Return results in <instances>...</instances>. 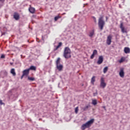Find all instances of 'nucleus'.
Instances as JSON below:
<instances>
[{"label": "nucleus", "mask_w": 130, "mask_h": 130, "mask_svg": "<svg viewBox=\"0 0 130 130\" xmlns=\"http://www.w3.org/2000/svg\"><path fill=\"white\" fill-rule=\"evenodd\" d=\"M104 17L103 16H101L99 18L98 21V26L99 29L102 31L103 30V28H104V26H105V21L103 19Z\"/></svg>", "instance_id": "obj_1"}, {"label": "nucleus", "mask_w": 130, "mask_h": 130, "mask_svg": "<svg viewBox=\"0 0 130 130\" xmlns=\"http://www.w3.org/2000/svg\"><path fill=\"white\" fill-rule=\"evenodd\" d=\"M71 49H70V47H66L64 48V52H63V57L66 58L67 59H68V58H71L72 57V55H71Z\"/></svg>", "instance_id": "obj_2"}, {"label": "nucleus", "mask_w": 130, "mask_h": 130, "mask_svg": "<svg viewBox=\"0 0 130 130\" xmlns=\"http://www.w3.org/2000/svg\"><path fill=\"white\" fill-rule=\"evenodd\" d=\"M94 121H95V119H91L86 123L83 124L81 126V129L85 130L86 128L90 127V126H91V125L94 123Z\"/></svg>", "instance_id": "obj_3"}, {"label": "nucleus", "mask_w": 130, "mask_h": 130, "mask_svg": "<svg viewBox=\"0 0 130 130\" xmlns=\"http://www.w3.org/2000/svg\"><path fill=\"white\" fill-rule=\"evenodd\" d=\"M100 87L101 88H102V89H104V88L106 87V83H105V79L103 77H101V78Z\"/></svg>", "instance_id": "obj_4"}, {"label": "nucleus", "mask_w": 130, "mask_h": 130, "mask_svg": "<svg viewBox=\"0 0 130 130\" xmlns=\"http://www.w3.org/2000/svg\"><path fill=\"white\" fill-rule=\"evenodd\" d=\"M8 76V72H7L6 70H2L0 72V77L1 78H6V77Z\"/></svg>", "instance_id": "obj_5"}, {"label": "nucleus", "mask_w": 130, "mask_h": 130, "mask_svg": "<svg viewBox=\"0 0 130 130\" xmlns=\"http://www.w3.org/2000/svg\"><path fill=\"white\" fill-rule=\"evenodd\" d=\"M120 28L121 30L122 33H126V34H127V30H126V28H125L124 27H123V23H120Z\"/></svg>", "instance_id": "obj_6"}, {"label": "nucleus", "mask_w": 130, "mask_h": 130, "mask_svg": "<svg viewBox=\"0 0 130 130\" xmlns=\"http://www.w3.org/2000/svg\"><path fill=\"white\" fill-rule=\"evenodd\" d=\"M111 39H112V36L110 35L108 36L107 39V44L108 45H110L111 44Z\"/></svg>", "instance_id": "obj_7"}, {"label": "nucleus", "mask_w": 130, "mask_h": 130, "mask_svg": "<svg viewBox=\"0 0 130 130\" xmlns=\"http://www.w3.org/2000/svg\"><path fill=\"white\" fill-rule=\"evenodd\" d=\"M13 18L15 19V20L18 21L20 19V14L17 12H15L13 15Z\"/></svg>", "instance_id": "obj_8"}, {"label": "nucleus", "mask_w": 130, "mask_h": 130, "mask_svg": "<svg viewBox=\"0 0 130 130\" xmlns=\"http://www.w3.org/2000/svg\"><path fill=\"white\" fill-rule=\"evenodd\" d=\"M123 68H121L120 69L119 76L121 78H123L124 77V71Z\"/></svg>", "instance_id": "obj_9"}, {"label": "nucleus", "mask_w": 130, "mask_h": 130, "mask_svg": "<svg viewBox=\"0 0 130 130\" xmlns=\"http://www.w3.org/2000/svg\"><path fill=\"white\" fill-rule=\"evenodd\" d=\"M103 62V56H100L97 61L98 64H101Z\"/></svg>", "instance_id": "obj_10"}, {"label": "nucleus", "mask_w": 130, "mask_h": 130, "mask_svg": "<svg viewBox=\"0 0 130 130\" xmlns=\"http://www.w3.org/2000/svg\"><path fill=\"white\" fill-rule=\"evenodd\" d=\"M30 72V69H26L24 70L22 72L23 76H28L29 75V73Z\"/></svg>", "instance_id": "obj_11"}, {"label": "nucleus", "mask_w": 130, "mask_h": 130, "mask_svg": "<svg viewBox=\"0 0 130 130\" xmlns=\"http://www.w3.org/2000/svg\"><path fill=\"white\" fill-rule=\"evenodd\" d=\"M56 69L59 71V72H61L62 71V69H63V66L62 64L56 65Z\"/></svg>", "instance_id": "obj_12"}, {"label": "nucleus", "mask_w": 130, "mask_h": 130, "mask_svg": "<svg viewBox=\"0 0 130 130\" xmlns=\"http://www.w3.org/2000/svg\"><path fill=\"white\" fill-rule=\"evenodd\" d=\"M124 51L126 54L130 53V49L128 47H125L124 49Z\"/></svg>", "instance_id": "obj_13"}, {"label": "nucleus", "mask_w": 130, "mask_h": 130, "mask_svg": "<svg viewBox=\"0 0 130 130\" xmlns=\"http://www.w3.org/2000/svg\"><path fill=\"white\" fill-rule=\"evenodd\" d=\"M29 11L30 13H31V14H34L35 13V9L34 8H32V7L29 8Z\"/></svg>", "instance_id": "obj_14"}, {"label": "nucleus", "mask_w": 130, "mask_h": 130, "mask_svg": "<svg viewBox=\"0 0 130 130\" xmlns=\"http://www.w3.org/2000/svg\"><path fill=\"white\" fill-rule=\"evenodd\" d=\"M59 64H60V58L58 57L56 61V66H59Z\"/></svg>", "instance_id": "obj_15"}, {"label": "nucleus", "mask_w": 130, "mask_h": 130, "mask_svg": "<svg viewBox=\"0 0 130 130\" xmlns=\"http://www.w3.org/2000/svg\"><path fill=\"white\" fill-rule=\"evenodd\" d=\"M94 34H95V31H94V30H92L91 31L89 32V35H88V36L89 37H93V36L94 35Z\"/></svg>", "instance_id": "obj_16"}, {"label": "nucleus", "mask_w": 130, "mask_h": 130, "mask_svg": "<svg viewBox=\"0 0 130 130\" xmlns=\"http://www.w3.org/2000/svg\"><path fill=\"white\" fill-rule=\"evenodd\" d=\"M96 78L95 76H93L91 79V83L92 85H94V83H95V79Z\"/></svg>", "instance_id": "obj_17"}, {"label": "nucleus", "mask_w": 130, "mask_h": 130, "mask_svg": "<svg viewBox=\"0 0 130 130\" xmlns=\"http://www.w3.org/2000/svg\"><path fill=\"white\" fill-rule=\"evenodd\" d=\"M28 70H31V71H36V67L35 66H30V67L28 69Z\"/></svg>", "instance_id": "obj_18"}, {"label": "nucleus", "mask_w": 130, "mask_h": 130, "mask_svg": "<svg viewBox=\"0 0 130 130\" xmlns=\"http://www.w3.org/2000/svg\"><path fill=\"white\" fill-rule=\"evenodd\" d=\"M11 74H12L13 76H16V72H15V69H11Z\"/></svg>", "instance_id": "obj_19"}, {"label": "nucleus", "mask_w": 130, "mask_h": 130, "mask_svg": "<svg viewBox=\"0 0 130 130\" xmlns=\"http://www.w3.org/2000/svg\"><path fill=\"white\" fill-rule=\"evenodd\" d=\"M108 71V67H105L103 70L104 74H106Z\"/></svg>", "instance_id": "obj_20"}, {"label": "nucleus", "mask_w": 130, "mask_h": 130, "mask_svg": "<svg viewBox=\"0 0 130 130\" xmlns=\"http://www.w3.org/2000/svg\"><path fill=\"white\" fill-rule=\"evenodd\" d=\"M92 104H93V105H97V100H93L92 101Z\"/></svg>", "instance_id": "obj_21"}, {"label": "nucleus", "mask_w": 130, "mask_h": 130, "mask_svg": "<svg viewBox=\"0 0 130 130\" xmlns=\"http://www.w3.org/2000/svg\"><path fill=\"white\" fill-rule=\"evenodd\" d=\"M27 79L29 81H35V78L34 77H28Z\"/></svg>", "instance_id": "obj_22"}, {"label": "nucleus", "mask_w": 130, "mask_h": 130, "mask_svg": "<svg viewBox=\"0 0 130 130\" xmlns=\"http://www.w3.org/2000/svg\"><path fill=\"white\" fill-rule=\"evenodd\" d=\"M60 18H61V16H57L54 17V20H55V21H57L58 20V19H60Z\"/></svg>", "instance_id": "obj_23"}, {"label": "nucleus", "mask_w": 130, "mask_h": 130, "mask_svg": "<svg viewBox=\"0 0 130 130\" xmlns=\"http://www.w3.org/2000/svg\"><path fill=\"white\" fill-rule=\"evenodd\" d=\"M97 53H98L97 50H94L93 51L92 54H93L94 55H96Z\"/></svg>", "instance_id": "obj_24"}, {"label": "nucleus", "mask_w": 130, "mask_h": 130, "mask_svg": "<svg viewBox=\"0 0 130 130\" xmlns=\"http://www.w3.org/2000/svg\"><path fill=\"white\" fill-rule=\"evenodd\" d=\"M94 23H97V20L96 19V17L95 16H92V17Z\"/></svg>", "instance_id": "obj_25"}, {"label": "nucleus", "mask_w": 130, "mask_h": 130, "mask_svg": "<svg viewBox=\"0 0 130 130\" xmlns=\"http://www.w3.org/2000/svg\"><path fill=\"white\" fill-rule=\"evenodd\" d=\"M6 0H0V4L4 5Z\"/></svg>", "instance_id": "obj_26"}, {"label": "nucleus", "mask_w": 130, "mask_h": 130, "mask_svg": "<svg viewBox=\"0 0 130 130\" xmlns=\"http://www.w3.org/2000/svg\"><path fill=\"white\" fill-rule=\"evenodd\" d=\"M55 48L54 49V51H56V50H57V49H58V48H59V47L58 46H55Z\"/></svg>", "instance_id": "obj_27"}, {"label": "nucleus", "mask_w": 130, "mask_h": 130, "mask_svg": "<svg viewBox=\"0 0 130 130\" xmlns=\"http://www.w3.org/2000/svg\"><path fill=\"white\" fill-rule=\"evenodd\" d=\"M88 108H89V106H86L84 108L83 110H84V111H85L87 110V109H88Z\"/></svg>", "instance_id": "obj_28"}, {"label": "nucleus", "mask_w": 130, "mask_h": 130, "mask_svg": "<svg viewBox=\"0 0 130 130\" xmlns=\"http://www.w3.org/2000/svg\"><path fill=\"white\" fill-rule=\"evenodd\" d=\"M78 111H79V108L78 107H77L75 108V113H78Z\"/></svg>", "instance_id": "obj_29"}, {"label": "nucleus", "mask_w": 130, "mask_h": 130, "mask_svg": "<svg viewBox=\"0 0 130 130\" xmlns=\"http://www.w3.org/2000/svg\"><path fill=\"white\" fill-rule=\"evenodd\" d=\"M47 36V35H44V36H42V40H43V41H44V39H45V37Z\"/></svg>", "instance_id": "obj_30"}, {"label": "nucleus", "mask_w": 130, "mask_h": 130, "mask_svg": "<svg viewBox=\"0 0 130 130\" xmlns=\"http://www.w3.org/2000/svg\"><path fill=\"white\" fill-rule=\"evenodd\" d=\"M0 105H5V103H3V101L2 100H0Z\"/></svg>", "instance_id": "obj_31"}, {"label": "nucleus", "mask_w": 130, "mask_h": 130, "mask_svg": "<svg viewBox=\"0 0 130 130\" xmlns=\"http://www.w3.org/2000/svg\"><path fill=\"white\" fill-rule=\"evenodd\" d=\"M95 56V55H94L93 54H92L91 56H90V59H93V58H94V57Z\"/></svg>", "instance_id": "obj_32"}, {"label": "nucleus", "mask_w": 130, "mask_h": 130, "mask_svg": "<svg viewBox=\"0 0 130 130\" xmlns=\"http://www.w3.org/2000/svg\"><path fill=\"white\" fill-rule=\"evenodd\" d=\"M123 61H124V59H123V58H121L120 59V60H119V62L121 63V62H123Z\"/></svg>", "instance_id": "obj_33"}, {"label": "nucleus", "mask_w": 130, "mask_h": 130, "mask_svg": "<svg viewBox=\"0 0 130 130\" xmlns=\"http://www.w3.org/2000/svg\"><path fill=\"white\" fill-rule=\"evenodd\" d=\"M61 45H62V43L59 42V43H58V46L59 47H60V46H61Z\"/></svg>", "instance_id": "obj_34"}, {"label": "nucleus", "mask_w": 130, "mask_h": 130, "mask_svg": "<svg viewBox=\"0 0 130 130\" xmlns=\"http://www.w3.org/2000/svg\"><path fill=\"white\" fill-rule=\"evenodd\" d=\"M6 57V56H5L4 54H2L1 56V58H5Z\"/></svg>", "instance_id": "obj_35"}, {"label": "nucleus", "mask_w": 130, "mask_h": 130, "mask_svg": "<svg viewBox=\"0 0 130 130\" xmlns=\"http://www.w3.org/2000/svg\"><path fill=\"white\" fill-rule=\"evenodd\" d=\"M98 92H97V91H96L95 92L93 93V96H95L96 95H98Z\"/></svg>", "instance_id": "obj_36"}, {"label": "nucleus", "mask_w": 130, "mask_h": 130, "mask_svg": "<svg viewBox=\"0 0 130 130\" xmlns=\"http://www.w3.org/2000/svg\"><path fill=\"white\" fill-rule=\"evenodd\" d=\"M4 6V4H2L0 3V9H2V8Z\"/></svg>", "instance_id": "obj_37"}, {"label": "nucleus", "mask_w": 130, "mask_h": 130, "mask_svg": "<svg viewBox=\"0 0 130 130\" xmlns=\"http://www.w3.org/2000/svg\"><path fill=\"white\" fill-rule=\"evenodd\" d=\"M102 108H104L105 111H106L107 110H106V107L105 106H103Z\"/></svg>", "instance_id": "obj_38"}, {"label": "nucleus", "mask_w": 130, "mask_h": 130, "mask_svg": "<svg viewBox=\"0 0 130 130\" xmlns=\"http://www.w3.org/2000/svg\"><path fill=\"white\" fill-rule=\"evenodd\" d=\"M24 76H23V74H22V75L21 77V80L23 79V78H24Z\"/></svg>", "instance_id": "obj_39"}, {"label": "nucleus", "mask_w": 130, "mask_h": 130, "mask_svg": "<svg viewBox=\"0 0 130 130\" xmlns=\"http://www.w3.org/2000/svg\"><path fill=\"white\" fill-rule=\"evenodd\" d=\"M106 21H107V20H108V17H106Z\"/></svg>", "instance_id": "obj_40"}, {"label": "nucleus", "mask_w": 130, "mask_h": 130, "mask_svg": "<svg viewBox=\"0 0 130 130\" xmlns=\"http://www.w3.org/2000/svg\"><path fill=\"white\" fill-rule=\"evenodd\" d=\"M63 15H66V13H63Z\"/></svg>", "instance_id": "obj_41"}]
</instances>
